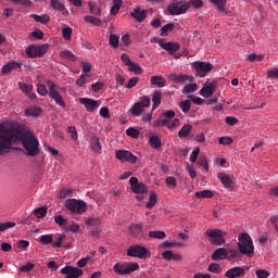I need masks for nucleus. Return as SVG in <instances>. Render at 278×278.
I'll use <instances>...</instances> for the list:
<instances>
[{"instance_id":"nucleus-55","label":"nucleus","mask_w":278,"mask_h":278,"mask_svg":"<svg viewBox=\"0 0 278 278\" xmlns=\"http://www.w3.org/2000/svg\"><path fill=\"white\" fill-rule=\"evenodd\" d=\"M138 103H140V105L143 106V109L144 108H151V98L144 96V97L141 98V101L138 102Z\"/></svg>"},{"instance_id":"nucleus-31","label":"nucleus","mask_w":278,"mask_h":278,"mask_svg":"<svg viewBox=\"0 0 278 278\" xmlns=\"http://www.w3.org/2000/svg\"><path fill=\"white\" fill-rule=\"evenodd\" d=\"M142 112H144V109L139 102H136L130 109V113L132 114V116H140Z\"/></svg>"},{"instance_id":"nucleus-19","label":"nucleus","mask_w":278,"mask_h":278,"mask_svg":"<svg viewBox=\"0 0 278 278\" xmlns=\"http://www.w3.org/2000/svg\"><path fill=\"white\" fill-rule=\"evenodd\" d=\"M227 250L225 248H218L216 249L212 254V260L214 262H218L219 260H227Z\"/></svg>"},{"instance_id":"nucleus-52","label":"nucleus","mask_w":278,"mask_h":278,"mask_svg":"<svg viewBox=\"0 0 278 278\" xmlns=\"http://www.w3.org/2000/svg\"><path fill=\"white\" fill-rule=\"evenodd\" d=\"M165 184L166 186H168L169 188H176L177 187V179L173 176H168L165 179Z\"/></svg>"},{"instance_id":"nucleus-9","label":"nucleus","mask_w":278,"mask_h":278,"mask_svg":"<svg viewBox=\"0 0 278 278\" xmlns=\"http://www.w3.org/2000/svg\"><path fill=\"white\" fill-rule=\"evenodd\" d=\"M115 157L122 163L129 162V164H136V162H138V156L129 150H117L115 152Z\"/></svg>"},{"instance_id":"nucleus-43","label":"nucleus","mask_w":278,"mask_h":278,"mask_svg":"<svg viewBox=\"0 0 278 278\" xmlns=\"http://www.w3.org/2000/svg\"><path fill=\"white\" fill-rule=\"evenodd\" d=\"M18 87H20V90H22V92H24V94H27L34 90L33 85H28L25 83H18Z\"/></svg>"},{"instance_id":"nucleus-12","label":"nucleus","mask_w":278,"mask_h":278,"mask_svg":"<svg viewBox=\"0 0 278 278\" xmlns=\"http://www.w3.org/2000/svg\"><path fill=\"white\" fill-rule=\"evenodd\" d=\"M62 275H66L64 278H79L84 275V270L78 267L65 266L61 269Z\"/></svg>"},{"instance_id":"nucleus-41","label":"nucleus","mask_w":278,"mask_h":278,"mask_svg":"<svg viewBox=\"0 0 278 278\" xmlns=\"http://www.w3.org/2000/svg\"><path fill=\"white\" fill-rule=\"evenodd\" d=\"M34 214L36 218H45L47 216V206L35 208Z\"/></svg>"},{"instance_id":"nucleus-47","label":"nucleus","mask_w":278,"mask_h":278,"mask_svg":"<svg viewBox=\"0 0 278 278\" xmlns=\"http://www.w3.org/2000/svg\"><path fill=\"white\" fill-rule=\"evenodd\" d=\"M54 223H56L59 227H66L67 220L62 215H55Z\"/></svg>"},{"instance_id":"nucleus-13","label":"nucleus","mask_w":278,"mask_h":278,"mask_svg":"<svg viewBox=\"0 0 278 278\" xmlns=\"http://www.w3.org/2000/svg\"><path fill=\"white\" fill-rule=\"evenodd\" d=\"M131 192L135 194H144L147 192V185L139 182L137 177L129 179Z\"/></svg>"},{"instance_id":"nucleus-15","label":"nucleus","mask_w":278,"mask_h":278,"mask_svg":"<svg viewBox=\"0 0 278 278\" xmlns=\"http://www.w3.org/2000/svg\"><path fill=\"white\" fill-rule=\"evenodd\" d=\"M216 86H218V84H216V81H212L207 85H204L202 87V89L200 90L201 97H204V99H208V97H212V94H214V92H216Z\"/></svg>"},{"instance_id":"nucleus-63","label":"nucleus","mask_w":278,"mask_h":278,"mask_svg":"<svg viewBox=\"0 0 278 278\" xmlns=\"http://www.w3.org/2000/svg\"><path fill=\"white\" fill-rule=\"evenodd\" d=\"M140 81V78L138 77H132L129 79L128 84L126 85V88L131 89L135 88V86Z\"/></svg>"},{"instance_id":"nucleus-49","label":"nucleus","mask_w":278,"mask_h":278,"mask_svg":"<svg viewBox=\"0 0 278 278\" xmlns=\"http://www.w3.org/2000/svg\"><path fill=\"white\" fill-rule=\"evenodd\" d=\"M126 135H128L130 138H138L140 136V130H138L134 127H129L126 130Z\"/></svg>"},{"instance_id":"nucleus-44","label":"nucleus","mask_w":278,"mask_h":278,"mask_svg":"<svg viewBox=\"0 0 278 278\" xmlns=\"http://www.w3.org/2000/svg\"><path fill=\"white\" fill-rule=\"evenodd\" d=\"M211 3H214V5H217V10L219 12H223L225 10V7L227 5V0H208Z\"/></svg>"},{"instance_id":"nucleus-11","label":"nucleus","mask_w":278,"mask_h":278,"mask_svg":"<svg viewBox=\"0 0 278 278\" xmlns=\"http://www.w3.org/2000/svg\"><path fill=\"white\" fill-rule=\"evenodd\" d=\"M47 53V46H29L26 49V55L29 58H42Z\"/></svg>"},{"instance_id":"nucleus-16","label":"nucleus","mask_w":278,"mask_h":278,"mask_svg":"<svg viewBox=\"0 0 278 278\" xmlns=\"http://www.w3.org/2000/svg\"><path fill=\"white\" fill-rule=\"evenodd\" d=\"M79 103H81V105H85L87 112H94V110L99 108V101L90 98H80Z\"/></svg>"},{"instance_id":"nucleus-50","label":"nucleus","mask_w":278,"mask_h":278,"mask_svg":"<svg viewBox=\"0 0 278 278\" xmlns=\"http://www.w3.org/2000/svg\"><path fill=\"white\" fill-rule=\"evenodd\" d=\"M89 10L91 14L97 16H101V9L97 7V4L89 2Z\"/></svg>"},{"instance_id":"nucleus-64","label":"nucleus","mask_w":278,"mask_h":278,"mask_svg":"<svg viewBox=\"0 0 278 278\" xmlns=\"http://www.w3.org/2000/svg\"><path fill=\"white\" fill-rule=\"evenodd\" d=\"M218 142H219L220 144H226V146H228V144H231V143L233 142V139H231V138H229V137H220V138L218 139Z\"/></svg>"},{"instance_id":"nucleus-59","label":"nucleus","mask_w":278,"mask_h":278,"mask_svg":"<svg viewBox=\"0 0 278 278\" xmlns=\"http://www.w3.org/2000/svg\"><path fill=\"white\" fill-rule=\"evenodd\" d=\"M199 153H201V149L194 148L190 155V162H192V164H194V162H197V157H199Z\"/></svg>"},{"instance_id":"nucleus-18","label":"nucleus","mask_w":278,"mask_h":278,"mask_svg":"<svg viewBox=\"0 0 278 278\" xmlns=\"http://www.w3.org/2000/svg\"><path fill=\"white\" fill-rule=\"evenodd\" d=\"M217 177H218L220 184H223V186L225 188H227L228 190H232L233 180L231 179V177L229 175H227L225 173H219Z\"/></svg>"},{"instance_id":"nucleus-10","label":"nucleus","mask_w":278,"mask_h":278,"mask_svg":"<svg viewBox=\"0 0 278 278\" xmlns=\"http://www.w3.org/2000/svg\"><path fill=\"white\" fill-rule=\"evenodd\" d=\"M193 68H195L200 77H205L206 73H210L211 71L214 70V65H212V63L197 61V62H193Z\"/></svg>"},{"instance_id":"nucleus-51","label":"nucleus","mask_w":278,"mask_h":278,"mask_svg":"<svg viewBox=\"0 0 278 278\" xmlns=\"http://www.w3.org/2000/svg\"><path fill=\"white\" fill-rule=\"evenodd\" d=\"M37 92L40 97H47L49 94V90H47V86L40 84L37 86Z\"/></svg>"},{"instance_id":"nucleus-2","label":"nucleus","mask_w":278,"mask_h":278,"mask_svg":"<svg viewBox=\"0 0 278 278\" xmlns=\"http://www.w3.org/2000/svg\"><path fill=\"white\" fill-rule=\"evenodd\" d=\"M238 247L242 255H248V257H253V255H255L253 239H251V236H249V233L243 232L239 236Z\"/></svg>"},{"instance_id":"nucleus-28","label":"nucleus","mask_w":278,"mask_h":278,"mask_svg":"<svg viewBox=\"0 0 278 278\" xmlns=\"http://www.w3.org/2000/svg\"><path fill=\"white\" fill-rule=\"evenodd\" d=\"M150 81L152 86H157V88H164V86H166V79L162 76H154Z\"/></svg>"},{"instance_id":"nucleus-29","label":"nucleus","mask_w":278,"mask_h":278,"mask_svg":"<svg viewBox=\"0 0 278 278\" xmlns=\"http://www.w3.org/2000/svg\"><path fill=\"white\" fill-rule=\"evenodd\" d=\"M60 58H62V60H68L70 62H75V60H77V56L71 52V50L61 51Z\"/></svg>"},{"instance_id":"nucleus-57","label":"nucleus","mask_w":278,"mask_h":278,"mask_svg":"<svg viewBox=\"0 0 278 278\" xmlns=\"http://www.w3.org/2000/svg\"><path fill=\"white\" fill-rule=\"evenodd\" d=\"M267 77L269 79H278V68H270L267 71Z\"/></svg>"},{"instance_id":"nucleus-60","label":"nucleus","mask_w":278,"mask_h":278,"mask_svg":"<svg viewBox=\"0 0 278 278\" xmlns=\"http://www.w3.org/2000/svg\"><path fill=\"white\" fill-rule=\"evenodd\" d=\"M63 38H65V40H71V36H73V28L71 27H65L63 28Z\"/></svg>"},{"instance_id":"nucleus-32","label":"nucleus","mask_w":278,"mask_h":278,"mask_svg":"<svg viewBox=\"0 0 278 278\" xmlns=\"http://www.w3.org/2000/svg\"><path fill=\"white\" fill-rule=\"evenodd\" d=\"M149 143L152 147V149H161L162 148V141L160 140L159 136L153 135L149 139Z\"/></svg>"},{"instance_id":"nucleus-42","label":"nucleus","mask_w":278,"mask_h":278,"mask_svg":"<svg viewBox=\"0 0 278 278\" xmlns=\"http://www.w3.org/2000/svg\"><path fill=\"white\" fill-rule=\"evenodd\" d=\"M173 29H175V24H173V23L166 24L165 26H163L161 28V36H163V37L168 36V33L173 31Z\"/></svg>"},{"instance_id":"nucleus-20","label":"nucleus","mask_w":278,"mask_h":278,"mask_svg":"<svg viewBox=\"0 0 278 278\" xmlns=\"http://www.w3.org/2000/svg\"><path fill=\"white\" fill-rule=\"evenodd\" d=\"M130 16H132V18H136L138 23H142V21L147 18V10H141L140 8H136L130 13Z\"/></svg>"},{"instance_id":"nucleus-58","label":"nucleus","mask_w":278,"mask_h":278,"mask_svg":"<svg viewBox=\"0 0 278 278\" xmlns=\"http://www.w3.org/2000/svg\"><path fill=\"white\" fill-rule=\"evenodd\" d=\"M255 275L258 278H268V277H270V273H268V270H266V269H258V270L255 271Z\"/></svg>"},{"instance_id":"nucleus-54","label":"nucleus","mask_w":278,"mask_h":278,"mask_svg":"<svg viewBox=\"0 0 278 278\" xmlns=\"http://www.w3.org/2000/svg\"><path fill=\"white\" fill-rule=\"evenodd\" d=\"M208 270L210 273H214L215 275H218V273H220V265L218 263H212L208 266Z\"/></svg>"},{"instance_id":"nucleus-40","label":"nucleus","mask_w":278,"mask_h":278,"mask_svg":"<svg viewBox=\"0 0 278 278\" xmlns=\"http://www.w3.org/2000/svg\"><path fill=\"white\" fill-rule=\"evenodd\" d=\"M156 203H157V195L155 193H151L149 198V202L146 204V207L148 210H153Z\"/></svg>"},{"instance_id":"nucleus-27","label":"nucleus","mask_w":278,"mask_h":278,"mask_svg":"<svg viewBox=\"0 0 278 278\" xmlns=\"http://www.w3.org/2000/svg\"><path fill=\"white\" fill-rule=\"evenodd\" d=\"M30 18H34L36 23H41L42 25H47V23L51 21V17L48 14H42V15L30 14Z\"/></svg>"},{"instance_id":"nucleus-46","label":"nucleus","mask_w":278,"mask_h":278,"mask_svg":"<svg viewBox=\"0 0 278 278\" xmlns=\"http://www.w3.org/2000/svg\"><path fill=\"white\" fill-rule=\"evenodd\" d=\"M118 40L119 37L117 35L111 34L109 37V45H111L113 49H116L118 47Z\"/></svg>"},{"instance_id":"nucleus-1","label":"nucleus","mask_w":278,"mask_h":278,"mask_svg":"<svg viewBox=\"0 0 278 278\" xmlns=\"http://www.w3.org/2000/svg\"><path fill=\"white\" fill-rule=\"evenodd\" d=\"M22 142V147L26 151L28 157H36L40 153V141L28 128H4L0 134V155L5 153L8 149H12L13 142Z\"/></svg>"},{"instance_id":"nucleus-4","label":"nucleus","mask_w":278,"mask_h":278,"mask_svg":"<svg viewBox=\"0 0 278 278\" xmlns=\"http://www.w3.org/2000/svg\"><path fill=\"white\" fill-rule=\"evenodd\" d=\"M190 8V2L180 0L176 3H172L167 7V12L170 16H179V14H186Z\"/></svg>"},{"instance_id":"nucleus-33","label":"nucleus","mask_w":278,"mask_h":278,"mask_svg":"<svg viewBox=\"0 0 278 278\" xmlns=\"http://www.w3.org/2000/svg\"><path fill=\"white\" fill-rule=\"evenodd\" d=\"M197 199H212L214 197V191L203 190L195 192Z\"/></svg>"},{"instance_id":"nucleus-37","label":"nucleus","mask_w":278,"mask_h":278,"mask_svg":"<svg viewBox=\"0 0 278 278\" xmlns=\"http://www.w3.org/2000/svg\"><path fill=\"white\" fill-rule=\"evenodd\" d=\"M149 237L156 238V240H164V238H166V232L162 230L150 231Z\"/></svg>"},{"instance_id":"nucleus-62","label":"nucleus","mask_w":278,"mask_h":278,"mask_svg":"<svg viewBox=\"0 0 278 278\" xmlns=\"http://www.w3.org/2000/svg\"><path fill=\"white\" fill-rule=\"evenodd\" d=\"M162 116L165 118V121H170V118H175V111L168 110L163 112Z\"/></svg>"},{"instance_id":"nucleus-35","label":"nucleus","mask_w":278,"mask_h":278,"mask_svg":"<svg viewBox=\"0 0 278 278\" xmlns=\"http://www.w3.org/2000/svg\"><path fill=\"white\" fill-rule=\"evenodd\" d=\"M121 5H123V0H113V7L111 8V14H113V16L118 14Z\"/></svg>"},{"instance_id":"nucleus-8","label":"nucleus","mask_w":278,"mask_h":278,"mask_svg":"<svg viewBox=\"0 0 278 278\" xmlns=\"http://www.w3.org/2000/svg\"><path fill=\"white\" fill-rule=\"evenodd\" d=\"M128 257H139V260H147L150 253L149 250L142 245H130L127 250Z\"/></svg>"},{"instance_id":"nucleus-30","label":"nucleus","mask_w":278,"mask_h":278,"mask_svg":"<svg viewBox=\"0 0 278 278\" xmlns=\"http://www.w3.org/2000/svg\"><path fill=\"white\" fill-rule=\"evenodd\" d=\"M190 131H192V125L186 124L181 127V129L178 131V136L180 138H188L190 136Z\"/></svg>"},{"instance_id":"nucleus-61","label":"nucleus","mask_w":278,"mask_h":278,"mask_svg":"<svg viewBox=\"0 0 278 278\" xmlns=\"http://www.w3.org/2000/svg\"><path fill=\"white\" fill-rule=\"evenodd\" d=\"M225 123H226V125H229L230 127H233V125H237L238 118L235 117V116H227L225 118Z\"/></svg>"},{"instance_id":"nucleus-24","label":"nucleus","mask_w":278,"mask_h":278,"mask_svg":"<svg viewBox=\"0 0 278 278\" xmlns=\"http://www.w3.org/2000/svg\"><path fill=\"white\" fill-rule=\"evenodd\" d=\"M181 49V45L179 42H166L165 50L169 53V55H175L177 51Z\"/></svg>"},{"instance_id":"nucleus-6","label":"nucleus","mask_w":278,"mask_h":278,"mask_svg":"<svg viewBox=\"0 0 278 278\" xmlns=\"http://www.w3.org/2000/svg\"><path fill=\"white\" fill-rule=\"evenodd\" d=\"M205 233L210 238L211 244H214L215 247H223V244H225V233L223 230L207 229Z\"/></svg>"},{"instance_id":"nucleus-21","label":"nucleus","mask_w":278,"mask_h":278,"mask_svg":"<svg viewBox=\"0 0 278 278\" xmlns=\"http://www.w3.org/2000/svg\"><path fill=\"white\" fill-rule=\"evenodd\" d=\"M90 147L93 153H97L98 155H101V141L99 140V137L92 136L90 138Z\"/></svg>"},{"instance_id":"nucleus-14","label":"nucleus","mask_w":278,"mask_h":278,"mask_svg":"<svg viewBox=\"0 0 278 278\" xmlns=\"http://www.w3.org/2000/svg\"><path fill=\"white\" fill-rule=\"evenodd\" d=\"M23 71V63L22 62H16V61H11L7 63L4 66H2L1 75H10L12 71Z\"/></svg>"},{"instance_id":"nucleus-56","label":"nucleus","mask_w":278,"mask_h":278,"mask_svg":"<svg viewBox=\"0 0 278 278\" xmlns=\"http://www.w3.org/2000/svg\"><path fill=\"white\" fill-rule=\"evenodd\" d=\"M121 61L123 62V64H125V66H129L134 62L127 53H123L121 55Z\"/></svg>"},{"instance_id":"nucleus-3","label":"nucleus","mask_w":278,"mask_h":278,"mask_svg":"<svg viewBox=\"0 0 278 278\" xmlns=\"http://www.w3.org/2000/svg\"><path fill=\"white\" fill-rule=\"evenodd\" d=\"M46 84L49 88L48 97L51 99V101H54L56 105H60V108H66V102H64V98L62 94H60V91H58V85L54 84L53 80H46Z\"/></svg>"},{"instance_id":"nucleus-22","label":"nucleus","mask_w":278,"mask_h":278,"mask_svg":"<svg viewBox=\"0 0 278 278\" xmlns=\"http://www.w3.org/2000/svg\"><path fill=\"white\" fill-rule=\"evenodd\" d=\"M169 79L174 83V84H184L190 79H192L191 76H188V75H184V74H180V75H177V74H170L169 75Z\"/></svg>"},{"instance_id":"nucleus-26","label":"nucleus","mask_w":278,"mask_h":278,"mask_svg":"<svg viewBox=\"0 0 278 278\" xmlns=\"http://www.w3.org/2000/svg\"><path fill=\"white\" fill-rule=\"evenodd\" d=\"M26 116H34L35 118H38L40 114H42V109L40 106H30L25 110Z\"/></svg>"},{"instance_id":"nucleus-17","label":"nucleus","mask_w":278,"mask_h":278,"mask_svg":"<svg viewBox=\"0 0 278 278\" xmlns=\"http://www.w3.org/2000/svg\"><path fill=\"white\" fill-rule=\"evenodd\" d=\"M244 269L242 267H232L225 273V277L228 278H240L244 277Z\"/></svg>"},{"instance_id":"nucleus-7","label":"nucleus","mask_w":278,"mask_h":278,"mask_svg":"<svg viewBox=\"0 0 278 278\" xmlns=\"http://www.w3.org/2000/svg\"><path fill=\"white\" fill-rule=\"evenodd\" d=\"M65 207L74 214H84L87 210L86 202L75 199L66 200Z\"/></svg>"},{"instance_id":"nucleus-36","label":"nucleus","mask_w":278,"mask_h":278,"mask_svg":"<svg viewBox=\"0 0 278 278\" xmlns=\"http://www.w3.org/2000/svg\"><path fill=\"white\" fill-rule=\"evenodd\" d=\"M39 242L41 244H52L53 245V235H41L39 237Z\"/></svg>"},{"instance_id":"nucleus-23","label":"nucleus","mask_w":278,"mask_h":278,"mask_svg":"<svg viewBox=\"0 0 278 278\" xmlns=\"http://www.w3.org/2000/svg\"><path fill=\"white\" fill-rule=\"evenodd\" d=\"M152 110H157L162 104V91L155 90L152 94Z\"/></svg>"},{"instance_id":"nucleus-34","label":"nucleus","mask_w":278,"mask_h":278,"mask_svg":"<svg viewBox=\"0 0 278 278\" xmlns=\"http://www.w3.org/2000/svg\"><path fill=\"white\" fill-rule=\"evenodd\" d=\"M50 5L53 10H58L59 12H64L66 7L60 0H50Z\"/></svg>"},{"instance_id":"nucleus-38","label":"nucleus","mask_w":278,"mask_h":278,"mask_svg":"<svg viewBox=\"0 0 278 278\" xmlns=\"http://www.w3.org/2000/svg\"><path fill=\"white\" fill-rule=\"evenodd\" d=\"M128 71L135 73V75H142V67L134 62L128 65Z\"/></svg>"},{"instance_id":"nucleus-53","label":"nucleus","mask_w":278,"mask_h":278,"mask_svg":"<svg viewBox=\"0 0 278 278\" xmlns=\"http://www.w3.org/2000/svg\"><path fill=\"white\" fill-rule=\"evenodd\" d=\"M84 84H88V74H81L80 77L76 80V86H84Z\"/></svg>"},{"instance_id":"nucleus-48","label":"nucleus","mask_w":278,"mask_h":278,"mask_svg":"<svg viewBox=\"0 0 278 278\" xmlns=\"http://www.w3.org/2000/svg\"><path fill=\"white\" fill-rule=\"evenodd\" d=\"M36 268V264L34 263H27L26 265H23L20 267L21 273H30V270H34Z\"/></svg>"},{"instance_id":"nucleus-5","label":"nucleus","mask_w":278,"mask_h":278,"mask_svg":"<svg viewBox=\"0 0 278 278\" xmlns=\"http://www.w3.org/2000/svg\"><path fill=\"white\" fill-rule=\"evenodd\" d=\"M140 269V265L138 263H126V264H115L113 267L114 273L116 275H131V273H136V270Z\"/></svg>"},{"instance_id":"nucleus-45","label":"nucleus","mask_w":278,"mask_h":278,"mask_svg":"<svg viewBox=\"0 0 278 278\" xmlns=\"http://www.w3.org/2000/svg\"><path fill=\"white\" fill-rule=\"evenodd\" d=\"M197 84L192 83V84H188L187 86H185L182 92L184 94H192V92L197 91Z\"/></svg>"},{"instance_id":"nucleus-25","label":"nucleus","mask_w":278,"mask_h":278,"mask_svg":"<svg viewBox=\"0 0 278 278\" xmlns=\"http://www.w3.org/2000/svg\"><path fill=\"white\" fill-rule=\"evenodd\" d=\"M129 233L132 238L142 237V226L140 224H135L129 227Z\"/></svg>"},{"instance_id":"nucleus-39","label":"nucleus","mask_w":278,"mask_h":278,"mask_svg":"<svg viewBox=\"0 0 278 278\" xmlns=\"http://www.w3.org/2000/svg\"><path fill=\"white\" fill-rule=\"evenodd\" d=\"M179 108H180L181 112L187 114V112H190V108H192V102H190V100H185L179 103Z\"/></svg>"}]
</instances>
